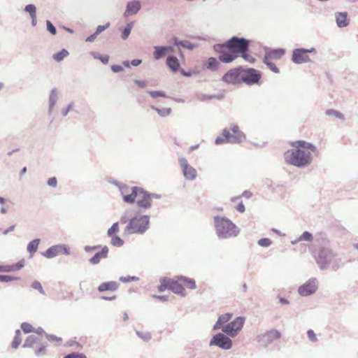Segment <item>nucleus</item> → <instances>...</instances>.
I'll return each instance as SVG.
<instances>
[{"label":"nucleus","instance_id":"45","mask_svg":"<svg viewBox=\"0 0 358 358\" xmlns=\"http://www.w3.org/2000/svg\"><path fill=\"white\" fill-rule=\"evenodd\" d=\"M169 289V280L168 278H162L160 279V285L158 287L159 292H164Z\"/></svg>","mask_w":358,"mask_h":358},{"label":"nucleus","instance_id":"52","mask_svg":"<svg viewBox=\"0 0 358 358\" xmlns=\"http://www.w3.org/2000/svg\"><path fill=\"white\" fill-rule=\"evenodd\" d=\"M119 280L122 282L127 283V282H130L132 281H138L139 280V278L136 276L128 275V276H121Z\"/></svg>","mask_w":358,"mask_h":358},{"label":"nucleus","instance_id":"9","mask_svg":"<svg viewBox=\"0 0 358 358\" xmlns=\"http://www.w3.org/2000/svg\"><path fill=\"white\" fill-rule=\"evenodd\" d=\"M261 78L262 74L258 70L253 68H243L241 78L242 83H244L248 85L259 84Z\"/></svg>","mask_w":358,"mask_h":358},{"label":"nucleus","instance_id":"28","mask_svg":"<svg viewBox=\"0 0 358 358\" xmlns=\"http://www.w3.org/2000/svg\"><path fill=\"white\" fill-rule=\"evenodd\" d=\"M182 286L189 289H195L196 288V281L193 278H188L185 275H179Z\"/></svg>","mask_w":358,"mask_h":358},{"label":"nucleus","instance_id":"21","mask_svg":"<svg viewBox=\"0 0 358 358\" xmlns=\"http://www.w3.org/2000/svg\"><path fill=\"white\" fill-rule=\"evenodd\" d=\"M119 285H120L115 281L104 282L98 286L97 290L99 292H103L106 291L115 292L118 289Z\"/></svg>","mask_w":358,"mask_h":358},{"label":"nucleus","instance_id":"36","mask_svg":"<svg viewBox=\"0 0 358 358\" xmlns=\"http://www.w3.org/2000/svg\"><path fill=\"white\" fill-rule=\"evenodd\" d=\"M38 342V338L36 336L30 335L25 340L23 347L24 348H31L33 345Z\"/></svg>","mask_w":358,"mask_h":358},{"label":"nucleus","instance_id":"20","mask_svg":"<svg viewBox=\"0 0 358 358\" xmlns=\"http://www.w3.org/2000/svg\"><path fill=\"white\" fill-rule=\"evenodd\" d=\"M109 249L105 245L101 250L96 252L94 255L89 259V263L92 265L98 264L101 259H106L108 256Z\"/></svg>","mask_w":358,"mask_h":358},{"label":"nucleus","instance_id":"51","mask_svg":"<svg viewBox=\"0 0 358 358\" xmlns=\"http://www.w3.org/2000/svg\"><path fill=\"white\" fill-rule=\"evenodd\" d=\"M31 287L33 289L38 290L41 294L45 295V292L39 281H37V280L34 281L32 282Z\"/></svg>","mask_w":358,"mask_h":358},{"label":"nucleus","instance_id":"15","mask_svg":"<svg viewBox=\"0 0 358 358\" xmlns=\"http://www.w3.org/2000/svg\"><path fill=\"white\" fill-rule=\"evenodd\" d=\"M138 196L141 198L137 200L136 205L138 208V212L141 213L143 210L151 208L152 200L149 197L148 192L144 190L142 187H141Z\"/></svg>","mask_w":358,"mask_h":358},{"label":"nucleus","instance_id":"29","mask_svg":"<svg viewBox=\"0 0 358 358\" xmlns=\"http://www.w3.org/2000/svg\"><path fill=\"white\" fill-rule=\"evenodd\" d=\"M167 55L165 50V46L157 45L154 47L153 57L155 59L159 60Z\"/></svg>","mask_w":358,"mask_h":358},{"label":"nucleus","instance_id":"47","mask_svg":"<svg viewBox=\"0 0 358 358\" xmlns=\"http://www.w3.org/2000/svg\"><path fill=\"white\" fill-rule=\"evenodd\" d=\"M21 329L25 334L34 331V328L28 322H22L21 324Z\"/></svg>","mask_w":358,"mask_h":358},{"label":"nucleus","instance_id":"31","mask_svg":"<svg viewBox=\"0 0 358 358\" xmlns=\"http://www.w3.org/2000/svg\"><path fill=\"white\" fill-rule=\"evenodd\" d=\"M40 241L39 238H36L29 242L27 247V252L31 255L34 254L37 251Z\"/></svg>","mask_w":358,"mask_h":358},{"label":"nucleus","instance_id":"57","mask_svg":"<svg viewBox=\"0 0 358 358\" xmlns=\"http://www.w3.org/2000/svg\"><path fill=\"white\" fill-rule=\"evenodd\" d=\"M46 26L47 30L52 35H55L57 34L56 27L52 24V22L50 20H46Z\"/></svg>","mask_w":358,"mask_h":358},{"label":"nucleus","instance_id":"62","mask_svg":"<svg viewBox=\"0 0 358 358\" xmlns=\"http://www.w3.org/2000/svg\"><path fill=\"white\" fill-rule=\"evenodd\" d=\"M48 185L52 187H56L57 185V179L56 177L50 178L47 181Z\"/></svg>","mask_w":358,"mask_h":358},{"label":"nucleus","instance_id":"39","mask_svg":"<svg viewBox=\"0 0 358 358\" xmlns=\"http://www.w3.org/2000/svg\"><path fill=\"white\" fill-rule=\"evenodd\" d=\"M90 55L93 57L94 59L100 60L103 64L108 63L109 56L108 55H101L99 52L93 51L90 52Z\"/></svg>","mask_w":358,"mask_h":358},{"label":"nucleus","instance_id":"33","mask_svg":"<svg viewBox=\"0 0 358 358\" xmlns=\"http://www.w3.org/2000/svg\"><path fill=\"white\" fill-rule=\"evenodd\" d=\"M249 48L250 47H248V48H245L244 49V50H243L240 55H239V57H242L243 59H245V61L250 62V63H255L256 59L255 57H252L250 54H249Z\"/></svg>","mask_w":358,"mask_h":358},{"label":"nucleus","instance_id":"16","mask_svg":"<svg viewBox=\"0 0 358 358\" xmlns=\"http://www.w3.org/2000/svg\"><path fill=\"white\" fill-rule=\"evenodd\" d=\"M306 48H299L293 50L292 61L296 64L308 63L311 61L310 57L306 54Z\"/></svg>","mask_w":358,"mask_h":358},{"label":"nucleus","instance_id":"19","mask_svg":"<svg viewBox=\"0 0 358 358\" xmlns=\"http://www.w3.org/2000/svg\"><path fill=\"white\" fill-rule=\"evenodd\" d=\"M141 8V2L138 0L129 1L126 6V10L124 13V17L136 15Z\"/></svg>","mask_w":358,"mask_h":358},{"label":"nucleus","instance_id":"44","mask_svg":"<svg viewBox=\"0 0 358 358\" xmlns=\"http://www.w3.org/2000/svg\"><path fill=\"white\" fill-rule=\"evenodd\" d=\"M313 234L307 231L303 232L301 236H299V237L298 238V241H301L310 242L313 241Z\"/></svg>","mask_w":358,"mask_h":358},{"label":"nucleus","instance_id":"27","mask_svg":"<svg viewBox=\"0 0 358 358\" xmlns=\"http://www.w3.org/2000/svg\"><path fill=\"white\" fill-rule=\"evenodd\" d=\"M166 65L173 72H177L180 69L178 59L173 55H169L166 58Z\"/></svg>","mask_w":358,"mask_h":358},{"label":"nucleus","instance_id":"8","mask_svg":"<svg viewBox=\"0 0 358 358\" xmlns=\"http://www.w3.org/2000/svg\"><path fill=\"white\" fill-rule=\"evenodd\" d=\"M281 338V333L277 329H271L257 336V341L262 347H267L274 341Z\"/></svg>","mask_w":358,"mask_h":358},{"label":"nucleus","instance_id":"58","mask_svg":"<svg viewBox=\"0 0 358 358\" xmlns=\"http://www.w3.org/2000/svg\"><path fill=\"white\" fill-rule=\"evenodd\" d=\"M45 348L46 345L42 344L38 349L35 350L36 355L38 357L45 355L46 353Z\"/></svg>","mask_w":358,"mask_h":358},{"label":"nucleus","instance_id":"50","mask_svg":"<svg viewBox=\"0 0 358 358\" xmlns=\"http://www.w3.org/2000/svg\"><path fill=\"white\" fill-rule=\"evenodd\" d=\"M231 317H232L231 313H225V314H223V315H221L220 316H219L217 320H219L220 323H222L224 325V324H226L227 322H228L230 320Z\"/></svg>","mask_w":358,"mask_h":358},{"label":"nucleus","instance_id":"43","mask_svg":"<svg viewBox=\"0 0 358 358\" xmlns=\"http://www.w3.org/2000/svg\"><path fill=\"white\" fill-rule=\"evenodd\" d=\"M147 93L154 99L158 97H166V93L162 90H147Z\"/></svg>","mask_w":358,"mask_h":358},{"label":"nucleus","instance_id":"48","mask_svg":"<svg viewBox=\"0 0 358 358\" xmlns=\"http://www.w3.org/2000/svg\"><path fill=\"white\" fill-rule=\"evenodd\" d=\"M119 231V224L118 222H115L113 224L110 228L108 229L107 231V235L110 237L114 236L113 234Z\"/></svg>","mask_w":358,"mask_h":358},{"label":"nucleus","instance_id":"54","mask_svg":"<svg viewBox=\"0 0 358 358\" xmlns=\"http://www.w3.org/2000/svg\"><path fill=\"white\" fill-rule=\"evenodd\" d=\"M257 243H258L259 245H260L262 247L267 248L271 245L272 241L268 238H260Z\"/></svg>","mask_w":358,"mask_h":358},{"label":"nucleus","instance_id":"1","mask_svg":"<svg viewBox=\"0 0 358 358\" xmlns=\"http://www.w3.org/2000/svg\"><path fill=\"white\" fill-rule=\"evenodd\" d=\"M250 47V41L243 37L234 36L225 43L215 44L213 49L220 54L219 60L223 63H230L239 57L245 48Z\"/></svg>","mask_w":358,"mask_h":358},{"label":"nucleus","instance_id":"22","mask_svg":"<svg viewBox=\"0 0 358 358\" xmlns=\"http://www.w3.org/2000/svg\"><path fill=\"white\" fill-rule=\"evenodd\" d=\"M285 53V50L284 48L266 49L264 57H267L269 59H280Z\"/></svg>","mask_w":358,"mask_h":358},{"label":"nucleus","instance_id":"55","mask_svg":"<svg viewBox=\"0 0 358 358\" xmlns=\"http://www.w3.org/2000/svg\"><path fill=\"white\" fill-rule=\"evenodd\" d=\"M63 358H87L83 353L80 352H71L65 355Z\"/></svg>","mask_w":358,"mask_h":358},{"label":"nucleus","instance_id":"10","mask_svg":"<svg viewBox=\"0 0 358 358\" xmlns=\"http://www.w3.org/2000/svg\"><path fill=\"white\" fill-rule=\"evenodd\" d=\"M210 346L215 345L223 350H229L232 348V341L224 333H217L210 341Z\"/></svg>","mask_w":358,"mask_h":358},{"label":"nucleus","instance_id":"5","mask_svg":"<svg viewBox=\"0 0 358 358\" xmlns=\"http://www.w3.org/2000/svg\"><path fill=\"white\" fill-rule=\"evenodd\" d=\"M245 140V134L239 129L236 124H234L230 129L225 128L222 130L221 136L215 140L216 145L222 143L240 144Z\"/></svg>","mask_w":358,"mask_h":358},{"label":"nucleus","instance_id":"14","mask_svg":"<svg viewBox=\"0 0 358 358\" xmlns=\"http://www.w3.org/2000/svg\"><path fill=\"white\" fill-rule=\"evenodd\" d=\"M178 161L185 178L189 180L196 179L197 176L196 170L189 164L187 160L185 157H180Z\"/></svg>","mask_w":358,"mask_h":358},{"label":"nucleus","instance_id":"34","mask_svg":"<svg viewBox=\"0 0 358 358\" xmlns=\"http://www.w3.org/2000/svg\"><path fill=\"white\" fill-rule=\"evenodd\" d=\"M69 52L66 49H62V50L55 53L52 56V58L57 62H62L65 57L69 55Z\"/></svg>","mask_w":358,"mask_h":358},{"label":"nucleus","instance_id":"18","mask_svg":"<svg viewBox=\"0 0 358 358\" xmlns=\"http://www.w3.org/2000/svg\"><path fill=\"white\" fill-rule=\"evenodd\" d=\"M292 146L298 148V149H302L303 150L307 151H311L313 152L316 156L319 155V150H317V147L314 145L313 143L305 141H296L295 142H293L292 143Z\"/></svg>","mask_w":358,"mask_h":358},{"label":"nucleus","instance_id":"49","mask_svg":"<svg viewBox=\"0 0 358 358\" xmlns=\"http://www.w3.org/2000/svg\"><path fill=\"white\" fill-rule=\"evenodd\" d=\"M136 333L138 337L143 339L144 341H148L151 339L152 335L150 332H142L140 331H136Z\"/></svg>","mask_w":358,"mask_h":358},{"label":"nucleus","instance_id":"17","mask_svg":"<svg viewBox=\"0 0 358 358\" xmlns=\"http://www.w3.org/2000/svg\"><path fill=\"white\" fill-rule=\"evenodd\" d=\"M168 280L169 290L181 296H186L185 288L181 284L179 275L175 276L173 278H168Z\"/></svg>","mask_w":358,"mask_h":358},{"label":"nucleus","instance_id":"42","mask_svg":"<svg viewBox=\"0 0 358 358\" xmlns=\"http://www.w3.org/2000/svg\"><path fill=\"white\" fill-rule=\"evenodd\" d=\"M124 241L118 236L114 235L111 236L110 243L115 247H121L124 245Z\"/></svg>","mask_w":358,"mask_h":358},{"label":"nucleus","instance_id":"60","mask_svg":"<svg viewBox=\"0 0 358 358\" xmlns=\"http://www.w3.org/2000/svg\"><path fill=\"white\" fill-rule=\"evenodd\" d=\"M110 22H107L106 24L104 25H99L96 30H95V32L96 33V34H101L102 31H103L104 30H106V29H108L109 27H110Z\"/></svg>","mask_w":358,"mask_h":358},{"label":"nucleus","instance_id":"13","mask_svg":"<svg viewBox=\"0 0 358 358\" xmlns=\"http://www.w3.org/2000/svg\"><path fill=\"white\" fill-rule=\"evenodd\" d=\"M69 255V248L63 244L55 245L48 248L45 252H42V255L48 259L54 258L59 255Z\"/></svg>","mask_w":358,"mask_h":358},{"label":"nucleus","instance_id":"41","mask_svg":"<svg viewBox=\"0 0 358 358\" xmlns=\"http://www.w3.org/2000/svg\"><path fill=\"white\" fill-rule=\"evenodd\" d=\"M325 114L327 116H334L340 120H344V115L341 112L334 109H328L326 110Z\"/></svg>","mask_w":358,"mask_h":358},{"label":"nucleus","instance_id":"46","mask_svg":"<svg viewBox=\"0 0 358 358\" xmlns=\"http://www.w3.org/2000/svg\"><path fill=\"white\" fill-rule=\"evenodd\" d=\"M24 10L27 13H28L30 15V17L34 16L36 15V7L34 4H28L27 5Z\"/></svg>","mask_w":358,"mask_h":358},{"label":"nucleus","instance_id":"32","mask_svg":"<svg viewBox=\"0 0 358 358\" xmlns=\"http://www.w3.org/2000/svg\"><path fill=\"white\" fill-rule=\"evenodd\" d=\"M150 108L152 110L156 111L159 116L163 117L169 116L171 112V108H159L155 106H151Z\"/></svg>","mask_w":358,"mask_h":358},{"label":"nucleus","instance_id":"3","mask_svg":"<svg viewBox=\"0 0 358 358\" xmlns=\"http://www.w3.org/2000/svg\"><path fill=\"white\" fill-rule=\"evenodd\" d=\"M215 234L219 239H229L240 233V229L228 217L215 215L213 217Z\"/></svg>","mask_w":358,"mask_h":358},{"label":"nucleus","instance_id":"37","mask_svg":"<svg viewBox=\"0 0 358 358\" xmlns=\"http://www.w3.org/2000/svg\"><path fill=\"white\" fill-rule=\"evenodd\" d=\"M22 341L21 339V331L19 329H17L15 332V336L13 341L11 343V347L14 349H16L19 347Z\"/></svg>","mask_w":358,"mask_h":358},{"label":"nucleus","instance_id":"23","mask_svg":"<svg viewBox=\"0 0 358 358\" xmlns=\"http://www.w3.org/2000/svg\"><path fill=\"white\" fill-rule=\"evenodd\" d=\"M141 190V187H132L131 192L129 194H122L123 201L129 204H132L135 202L136 198L138 196L139 192Z\"/></svg>","mask_w":358,"mask_h":358},{"label":"nucleus","instance_id":"26","mask_svg":"<svg viewBox=\"0 0 358 358\" xmlns=\"http://www.w3.org/2000/svg\"><path fill=\"white\" fill-rule=\"evenodd\" d=\"M335 17L336 24L339 28L345 27L349 24L347 12H337Z\"/></svg>","mask_w":358,"mask_h":358},{"label":"nucleus","instance_id":"24","mask_svg":"<svg viewBox=\"0 0 358 358\" xmlns=\"http://www.w3.org/2000/svg\"><path fill=\"white\" fill-rule=\"evenodd\" d=\"M59 98V92L57 88L50 90L48 98V113H51Z\"/></svg>","mask_w":358,"mask_h":358},{"label":"nucleus","instance_id":"25","mask_svg":"<svg viewBox=\"0 0 358 358\" xmlns=\"http://www.w3.org/2000/svg\"><path fill=\"white\" fill-rule=\"evenodd\" d=\"M172 40L174 45L178 48H183L192 50L194 49L196 47H197L196 44L192 43L191 42L187 40H180L176 36H173Z\"/></svg>","mask_w":358,"mask_h":358},{"label":"nucleus","instance_id":"2","mask_svg":"<svg viewBox=\"0 0 358 358\" xmlns=\"http://www.w3.org/2000/svg\"><path fill=\"white\" fill-rule=\"evenodd\" d=\"M315 262L322 271L331 268L336 270L342 266L341 259L338 257V254L331 248L326 246L320 247L315 255Z\"/></svg>","mask_w":358,"mask_h":358},{"label":"nucleus","instance_id":"59","mask_svg":"<svg viewBox=\"0 0 358 358\" xmlns=\"http://www.w3.org/2000/svg\"><path fill=\"white\" fill-rule=\"evenodd\" d=\"M307 336H308V338H309V340L311 342L315 343V342L317 341V336H316V335H315V334L313 330H312V329L308 330Z\"/></svg>","mask_w":358,"mask_h":358},{"label":"nucleus","instance_id":"61","mask_svg":"<svg viewBox=\"0 0 358 358\" xmlns=\"http://www.w3.org/2000/svg\"><path fill=\"white\" fill-rule=\"evenodd\" d=\"M73 102H71L66 108L62 110V115L64 117L66 116L68 113L70 112V110L73 109Z\"/></svg>","mask_w":358,"mask_h":358},{"label":"nucleus","instance_id":"30","mask_svg":"<svg viewBox=\"0 0 358 358\" xmlns=\"http://www.w3.org/2000/svg\"><path fill=\"white\" fill-rule=\"evenodd\" d=\"M107 181L108 183L113 185L116 186L117 187H118L119 190L121 192V194H123V193L128 192L129 187L124 184H122V183L118 182L115 178H109Z\"/></svg>","mask_w":358,"mask_h":358},{"label":"nucleus","instance_id":"63","mask_svg":"<svg viewBox=\"0 0 358 358\" xmlns=\"http://www.w3.org/2000/svg\"><path fill=\"white\" fill-rule=\"evenodd\" d=\"M99 248H101L100 245H93V246L86 245L84 247V250L86 252H92L99 249Z\"/></svg>","mask_w":358,"mask_h":358},{"label":"nucleus","instance_id":"11","mask_svg":"<svg viewBox=\"0 0 358 358\" xmlns=\"http://www.w3.org/2000/svg\"><path fill=\"white\" fill-rule=\"evenodd\" d=\"M243 67L238 66L228 71L222 78V80L228 84H238L242 83Z\"/></svg>","mask_w":358,"mask_h":358},{"label":"nucleus","instance_id":"64","mask_svg":"<svg viewBox=\"0 0 358 358\" xmlns=\"http://www.w3.org/2000/svg\"><path fill=\"white\" fill-rule=\"evenodd\" d=\"M45 337L50 342L62 341V338H60L55 335L45 334Z\"/></svg>","mask_w":358,"mask_h":358},{"label":"nucleus","instance_id":"12","mask_svg":"<svg viewBox=\"0 0 358 358\" xmlns=\"http://www.w3.org/2000/svg\"><path fill=\"white\" fill-rule=\"evenodd\" d=\"M318 288V282L315 278H312L304 284L299 286L298 293L301 296H310L316 292Z\"/></svg>","mask_w":358,"mask_h":358},{"label":"nucleus","instance_id":"53","mask_svg":"<svg viewBox=\"0 0 358 358\" xmlns=\"http://www.w3.org/2000/svg\"><path fill=\"white\" fill-rule=\"evenodd\" d=\"M20 278L8 275H0V281L3 282H8L13 280H19Z\"/></svg>","mask_w":358,"mask_h":358},{"label":"nucleus","instance_id":"6","mask_svg":"<svg viewBox=\"0 0 358 358\" xmlns=\"http://www.w3.org/2000/svg\"><path fill=\"white\" fill-rule=\"evenodd\" d=\"M150 215H136L133 217L127 225L124 233L127 234H143L150 227Z\"/></svg>","mask_w":358,"mask_h":358},{"label":"nucleus","instance_id":"38","mask_svg":"<svg viewBox=\"0 0 358 358\" xmlns=\"http://www.w3.org/2000/svg\"><path fill=\"white\" fill-rule=\"evenodd\" d=\"M134 27V22H129L124 28L121 33V38L126 40L130 35L131 29Z\"/></svg>","mask_w":358,"mask_h":358},{"label":"nucleus","instance_id":"56","mask_svg":"<svg viewBox=\"0 0 358 358\" xmlns=\"http://www.w3.org/2000/svg\"><path fill=\"white\" fill-rule=\"evenodd\" d=\"M196 99L201 101H206L213 99V96H211V95H210V94L199 93V94H196Z\"/></svg>","mask_w":358,"mask_h":358},{"label":"nucleus","instance_id":"7","mask_svg":"<svg viewBox=\"0 0 358 358\" xmlns=\"http://www.w3.org/2000/svg\"><path fill=\"white\" fill-rule=\"evenodd\" d=\"M245 318L244 317H237L233 321L227 323L222 327V331L227 336L234 338L242 329Z\"/></svg>","mask_w":358,"mask_h":358},{"label":"nucleus","instance_id":"40","mask_svg":"<svg viewBox=\"0 0 358 358\" xmlns=\"http://www.w3.org/2000/svg\"><path fill=\"white\" fill-rule=\"evenodd\" d=\"M270 59L267 57H264L263 62L266 65V66L273 73H279L280 70L276 66V65L273 63L269 61Z\"/></svg>","mask_w":358,"mask_h":358},{"label":"nucleus","instance_id":"4","mask_svg":"<svg viewBox=\"0 0 358 358\" xmlns=\"http://www.w3.org/2000/svg\"><path fill=\"white\" fill-rule=\"evenodd\" d=\"M285 162L298 168H304L311 164L313 157L310 151L302 149H290L284 154Z\"/></svg>","mask_w":358,"mask_h":358},{"label":"nucleus","instance_id":"35","mask_svg":"<svg viewBox=\"0 0 358 358\" xmlns=\"http://www.w3.org/2000/svg\"><path fill=\"white\" fill-rule=\"evenodd\" d=\"M219 66V62L215 57H210L206 64V68L210 71H215Z\"/></svg>","mask_w":358,"mask_h":358}]
</instances>
